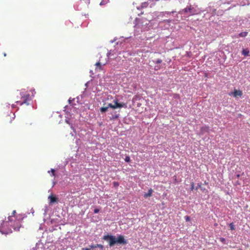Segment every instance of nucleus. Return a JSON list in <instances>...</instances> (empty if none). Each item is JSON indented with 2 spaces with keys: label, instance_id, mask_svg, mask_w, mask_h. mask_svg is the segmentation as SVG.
Returning a JSON list of instances; mask_svg holds the SVG:
<instances>
[{
  "label": "nucleus",
  "instance_id": "1",
  "mask_svg": "<svg viewBox=\"0 0 250 250\" xmlns=\"http://www.w3.org/2000/svg\"><path fill=\"white\" fill-rule=\"evenodd\" d=\"M21 220L18 219L16 216H9L8 221L4 223V227L10 226L15 231H18L21 227Z\"/></svg>",
  "mask_w": 250,
  "mask_h": 250
},
{
  "label": "nucleus",
  "instance_id": "2",
  "mask_svg": "<svg viewBox=\"0 0 250 250\" xmlns=\"http://www.w3.org/2000/svg\"><path fill=\"white\" fill-rule=\"evenodd\" d=\"M103 239L104 240L109 241L110 247L114 246L116 243L123 244H126L127 243L126 241L122 235H119L117 239H116L115 237L113 235H106L104 236Z\"/></svg>",
  "mask_w": 250,
  "mask_h": 250
},
{
  "label": "nucleus",
  "instance_id": "3",
  "mask_svg": "<svg viewBox=\"0 0 250 250\" xmlns=\"http://www.w3.org/2000/svg\"><path fill=\"white\" fill-rule=\"evenodd\" d=\"M21 96V101H17L16 103L17 104H19L20 105H22L23 104L26 105H29V102L31 100V97L29 93H24L23 92L20 93Z\"/></svg>",
  "mask_w": 250,
  "mask_h": 250
},
{
  "label": "nucleus",
  "instance_id": "4",
  "mask_svg": "<svg viewBox=\"0 0 250 250\" xmlns=\"http://www.w3.org/2000/svg\"><path fill=\"white\" fill-rule=\"evenodd\" d=\"M229 94L230 96L233 95L234 97H237L238 96L241 97L243 93L241 90L234 89L233 92L229 93Z\"/></svg>",
  "mask_w": 250,
  "mask_h": 250
},
{
  "label": "nucleus",
  "instance_id": "5",
  "mask_svg": "<svg viewBox=\"0 0 250 250\" xmlns=\"http://www.w3.org/2000/svg\"><path fill=\"white\" fill-rule=\"evenodd\" d=\"M48 199L49 200L50 204H52L53 203H56L58 202V198L52 194L48 196Z\"/></svg>",
  "mask_w": 250,
  "mask_h": 250
},
{
  "label": "nucleus",
  "instance_id": "6",
  "mask_svg": "<svg viewBox=\"0 0 250 250\" xmlns=\"http://www.w3.org/2000/svg\"><path fill=\"white\" fill-rule=\"evenodd\" d=\"M114 102L115 104L113 105L114 107H115V109L117 108H122L126 106L125 104L124 103H119L117 100H114Z\"/></svg>",
  "mask_w": 250,
  "mask_h": 250
},
{
  "label": "nucleus",
  "instance_id": "7",
  "mask_svg": "<svg viewBox=\"0 0 250 250\" xmlns=\"http://www.w3.org/2000/svg\"><path fill=\"white\" fill-rule=\"evenodd\" d=\"M111 116L110 117V120H114L117 119L119 117V114L117 113L116 112H112L111 113Z\"/></svg>",
  "mask_w": 250,
  "mask_h": 250
},
{
  "label": "nucleus",
  "instance_id": "8",
  "mask_svg": "<svg viewBox=\"0 0 250 250\" xmlns=\"http://www.w3.org/2000/svg\"><path fill=\"white\" fill-rule=\"evenodd\" d=\"M183 11L185 13H189L190 14H193V9L190 7H187L183 10Z\"/></svg>",
  "mask_w": 250,
  "mask_h": 250
},
{
  "label": "nucleus",
  "instance_id": "9",
  "mask_svg": "<svg viewBox=\"0 0 250 250\" xmlns=\"http://www.w3.org/2000/svg\"><path fill=\"white\" fill-rule=\"evenodd\" d=\"M153 190L151 188H150L148 192L147 193H146L145 194H144V197L146 198L148 197H151L152 196V192H153Z\"/></svg>",
  "mask_w": 250,
  "mask_h": 250
},
{
  "label": "nucleus",
  "instance_id": "10",
  "mask_svg": "<svg viewBox=\"0 0 250 250\" xmlns=\"http://www.w3.org/2000/svg\"><path fill=\"white\" fill-rule=\"evenodd\" d=\"M250 51L248 48L243 49L242 51V54L245 56H249Z\"/></svg>",
  "mask_w": 250,
  "mask_h": 250
},
{
  "label": "nucleus",
  "instance_id": "11",
  "mask_svg": "<svg viewBox=\"0 0 250 250\" xmlns=\"http://www.w3.org/2000/svg\"><path fill=\"white\" fill-rule=\"evenodd\" d=\"M248 34V32H242L238 34V36L241 37H245L246 36H247Z\"/></svg>",
  "mask_w": 250,
  "mask_h": 250
},
{
  "label": "nucleus",
  "instance_id": "12",
  "mask_svg": "<svg viewBox=\"0 0 250 250\" xmlns=\"http://www.w3.org/2000/svg\"><path fill=\"white\" fill-rule=\"evenodd\" d=\"M95 65H96V66H97V67H96V69H97V68H99V70H102V65H101V64L100 62H97L96 63V64H95Z\"/></svg>",
  "mask_w": 250,
  "mask_h": 250
},
{
  "label": "nucleus",
  "instance_id": "13",
  "mask_svg": "<svg viewBox=\"0 0 250 250\" xmlns=\"http://www.w3.org/2000/svg\"><path fill=\"white\" fill-rule=\"evenodd\" d=\"M219 239L224 244H228V243L227 242V241H226V239L225 238L220 237L219 238Z\"/></svg>",
  "mask_w": 250,
  "mask_h": 250
},
{
  "label": "nucleus",
  "instance_id": "14",
  "mask_svg": "<svg viewBox=\"0 0 250 250\" xmlns=\"http://www.w3.org/2000/svg\"><path fill=\"white\" fill-rule=\"evenodd\" d=\"M204 199H206L207 198H206V195L207 196V198L209 196V193H208V191L207 190L205 189V188H204Z\"/></svg>",
  "mask_w": 250,
  "mask_h": 250
},
{
  "label": "nucleus",
  "instance_id": "15",
  "mask_svg": "<svg viewBox=\"0 0 250 250\" xmlns=\"http://www.w3.org/2000/svg\"><path fill=\"white\" fill-rule=\"evenodd\" d=\"M229 226L230 227V229L231 230H233L235 229V226L234 225L233 223H231L229 224Z\"/></svg>",
  "mask_w": 250,
  "mask_h": 250
},
{
  "label": "nucleus",
  "instance_id": "16",
  "mask_svg": "<svg viewBox=\"0 0 250 250\" xmlns=\"http://www.w3.org/2000/svg\"><path fill=\"white\" fill-rule=\"evenodd\" d=\"M108 109V107H102L100 108V111L101 112L104 113L106 112Z\"/></svg>",
  "mask_w": 250,
  "mask_h": 250
},
{
  "label": "nucleus",
  "instance_id": "17",
  "mask_svg": "<svg viewBox=\"0 0 250 250\" xmlns=\"http://www.w3.org/2000/svg\"><path fill=\"white\" fill-rule=\"evenodd\" d=\"M125 161L126 162H130V157L129 156H126L125 157Z\"/></svg>",
  "mask_w": 250,
  "mask_h": 250
},
{
  "label": "nucleus",
  "instance_id": "18",
  "mask_svg": "<svg viewBox=\"0 0 250 250\" xmlns=\"http://www.w3.org/2000/svg\"><path fill=\"white\" fill-rule=\"evenodd\" d=\"M173 98L174 99H180V95L179 94H173Z\"/></svg>",
  "mask_w": 250,
  "mask_h": 250
},
{
  "label": "nucleus",
  "instance_id": "19",
  "mask_svg": "<svg viewBox=\"0 0 250 250\" xmlns=\"http://www.w3.org/2000/svg\"><path fill=\"white\" fill-rule=\"evenodd\" d=\"M162 62V60L161 59H157L155 62V63L156 64H159L161 63Z\"/></svg>",
  "mask_w": 250,
  "mask_h": 250
},
{
  "label": "nucleus",
  "instance_id": "20",
  "mask_svg": "<svg viewBox=\"0 0 250 250\" xmlns=\"http://www.w3.org/2000/svg\"><path fill=\"white\" fill-rule=\"evenodd\" d=\"M107 107H108H108H110V108H112L113 109H115V107H114V105L112 104H109Z\"/></svg>",
  "mask_w": 250,
  "mask_h": 250
},
{
  "label": "nucleus",
  "instance_id": "21",
  "mask_svg": "<svg viewBox=\"0 0 250 250\" xmlns=\"http://www.w3.org/2000/svg\"><path fill=\"white\" fill-rule=\"evenodd\" d=\"M96 248H100L102 250H103V248H104V246L101 244H96Z\"/></svg>",
  "mask_w": 250,
  "mask_h": 250
},
{
  "label": "nucleus",
  "instance_id": "22",
  "mask_svg": "<svg viewBox=\"0 0 250 250\" xmlns=\"http://www.w3.org/2000/svg\"><path fill=\"white\" fill-rule=\"evenodd\" d=\"M185 218L186 221H190V217L188 216H186L185 217Z\"/></svg>",
  "mask_w": 250,
  "mask_h": 250
},
{
  "label": "nucleus",
  "instance_id": "23",
  "mask_svg": "<svg viewBox=\"0 0 250 250\" xmlns=\"http://www.w3.org/2000/svg\"><path fill=\"white\" fill-rule=\"evenodd\" d=\"M96 245H91L90 246H89V248L90 249V250L91 249H94V248H96Z\"/></svg>",
  "mask_w": 250,
  "mask_h": 250
},
{
  "label": "nucleus",
  "instance_id": "24",
  "mask_svg": "<svg viewBox=\"0 0 250 250\" xmlns=\"http://www.w3.org/2000/svg\"><path fill=\"white\" fill-rule=\"evenodd\" d=\"M51 173H52V176H55V170L54 169H51Z\"/></svg>",
  "mask_w": 250,
  "mask_h": 250
},
{
  "label": "nucleus",
  "instance_id": "25",
  "mask_svg": "<svg viewBox=\"0 0 250 250\" xmlns=\"http://www.w3.org/2000/svg\"><path fill=\"white\" fill-rule=\"evenodd\" d=\"M113 185L115 187H118L119 186V183L118 182H113Z\"/></svg>",
  "mask_w": 250,
  "mask_h": 250
},
{
  "label": "nucleus",
  "instance_id": "26",
  "mask_svg": "<svg viewBox=\"0 0 250 250\" xmlns=\"http://www.w3.org/2000/svg\"><path fill=\"white\" fill-rule=\"evenodd\" d=\"M99 212V209H98V208H95V209L94 210V213H98Z\"/></svg>",
  "mask_w": 250,
  "mask_h": 250
},
{
  "label": "nucleus",
  "instance_id": "27",
  "mask_svg": "<svg viewBox=\"0 0 250 250\" xmlns=\"http://www.w3.org/2000/svg\"><path fill=\"white\" fill-rule=\"evenodd\" d=\"M160 68H161V67H160V66H158V65H157V66H156L155 67V68H154V69H155V70H158L160 69Z\"/></svg>",
  "mask_w": 250,
  "mask_h": 250
},
{
  "label": "nucleus",
  "instance_id": "28",
  "mask_svg": "<svg viewBox=\"0 0 250 250\" xmlns=\"http://www.w3.org/2000/svg\"><path fill=\"white\" fill-rule=\"evenodd\" d=\"M235 178H239L240 177V174H236L234 175Z\"/></svg>",
  "mask_w": 250,
  "mask_h": 250
},
{
  "label": "nucleus",
  "instance_id": "29",
  "mask_svg": "<svg viewBox=\"0 0 250 250\" xmlns=\"http://www.w3.org/2000/svg\"><path fill=\"white\" fill-rule=\"evenodd\" d=\"M241 185V183H240L239 181V180H237L236 182H235V185Z\"/></svg>",
  "mask_w": 250,
  "mask_h": 250
},
{
  "label": "nucleus",
  "instance_id": "30",
  "mask_svg": "<svg viewBox=\"0 0 250 250\" xmlns=\"http://www.w3.org/2000/svg\"><path fill=\"white\" fill-rule=\"evenodd\" d=\"M16 210H13L11 216H15Z\"/></svg>",
  "mask_w": 250,
  "mask_h": 250
},
{
  "label": "nucleus",
  "instance_id": "31",
  "mask_svg": "<svg viewBox=\"0 0 250 250\" xmlns=\"http://www.w3.org/2000/svg\"><path fill=\"white\" fill-rule=\"evenodd\" d=\"M2 232V233L7 234V233H11V232H12V230H11V229H9V230L8 231H7V232Z\"/></svg>",
  "mask_w": 250,
  "mask_h": 250
},
{
  "label": "nucleus",
  "instance_id": "32",
  "mask_svg": "<svg viewBox=\"0 0 250 250\" xmlns=\"http://www.w3.org/2000/svg\"><path fill=\"white\" fill-rule=\"evenodd\" d=\"M83 250H90V249L88 248H83Z\"/></svg>",
  "mask_w": 250,
  "mask_h": 250
},
{
  "label": "nucleus",
  "instance_id": "33",
  "mask_svg": "<svg viewBox=\"0 0 250 250\" xmlns=\"http://www.w3.org/2000/svg\"><path fill=\"white\" fill-rule=\"evenodd\" d=\"M208 76H207V73H204V77H207Z\"/></svg>",
  "mask_w": 250,
  "mask_h": 250
},
{
  "label": "nucleus",
  "instance_id": "34",
  "mask_svg": "<svg viewBox=\"0 0 250 250\" xmlns=\"http://www.w3.org/2000/svg\"><path fill=\"white\" fill-rule=\"evenodd\" d=\"M204 184L206 185L207 183L206 182V181L204 182Z\"/></svg>",
  "mask_w": 250,
  "mask_h": 250
},
{
  "label": "nucleus",
  "instance_id": "35",
  "mask_svg": "<svg viewBox=\"0 0 250 250\" xmlns=\"http://www.w3.org/2000/svg\"><path fill=\"white\" fill-rule=\"evenodd\" d=\"M204 131L206 130V127H204Z\"/></svg>",
  "mask_w": 250,
  "mask_h": 250
},
{
  "label": "nucleus",
  "instance_id": "36",
  "mask_svg": "<svg viewBox=\"0 0 250 250\" xmlns=\"http://www.w3.org/2000/svg\"><path fill=\"white\" fill-rule=\"evenodd\" d=\"M4 56H6V54L5 53L4 54Z\"/></svg>",
  "mask_w": 250,
  "mask_h": 250
},
{
  "label": "nucleus",
  "instance_id": "37",
  "mask_svg": "<svg viewBox=\"0 0 250 250\" xmlns=\"http://www.w3.org/2000/svg\"><path fill=\"white\" fill-rule=\"evenodd\" d=\"M237 250H242V249H238Z\"/></svg>",
  "mask_w": 250,
  "mask_h": 250
}]
</instances>
